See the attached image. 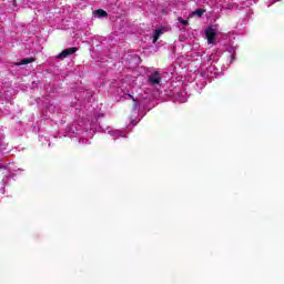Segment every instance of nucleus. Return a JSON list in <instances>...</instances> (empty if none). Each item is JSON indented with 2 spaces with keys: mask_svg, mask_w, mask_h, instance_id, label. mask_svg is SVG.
<instances>
[{
  "mask_svg": "<svg viewBox=\"0 0 284 284\" xmlns=\"http://www.w3.org/2000/svg\"><path fill=\"white\" fill-rule=\"evenodd\" d=\"M143 79V75H139L134 78L133 75H126L124 78H119L118 80L111 81V90L112 92L123 93L124 99H131L133 101L131 121L129 123V128H134L136 125V119L139 121L143 119L145 113L143 110L148 108V103L152 99V93H144L134 95V90L136 85H139V81Z\"/></svg>",
  "mask_w": 284,
  "mask_h": 284,
  "instance_id": "nucleus-1",
  "label": "nucleus"
},
{
  "mask_svg": "<svg viewBox=\"0 0 284 284\" xmlns=\"http://www.w3.org/2000/svg\"><path fill=\"white\" fill-rule=\"evenodd\" d=\"M130 126L128 129L119 130L113 129L112 126L103 128L99 125V118L97 115L92 116L91 119H80L69 125L67 128V136L70 139H78L79 143L85 144L90 143V139H92L93 134L97 132H104L109 133L113 141L116 139H126L128 132H130Z\"/></svg>",
  "mask_w": 284,
  "mask_h": 284,
  "instance_id": "nucleus-2",
  "label": "nucleus"
},
{
  "mask_svg": "<svg viewBox=\"0 0 284 284\" xmlns=\"http://www.w3.org/2000/svg\"><path fill=\"white\" fill-rule=\"evenodd\" d=\"M204 37L209 45H216V41L221 40L222 45H225V52H227V63L229 65L236 61V47L230 41L227 36H222L219 31V24L209 26L204 30Z\"/></svg>",
  "mask_w": 284,
  "mask_h": 284,
  "instance_id": "nucleus-3",
  "label": "nucleus"
},
{
  "mask_svg": "<svg viewBox=\"0 0 284 284\" xmlns=\"http://www.w3.org/2000/svg\"><path fill=\"white\" fill-rule=\"evenodd\" d=\"M252 3H256L255 0H242L240 4L234 3L232 0H216L215 10H245V8H250Z\"/></svg>",
  "mask_w": 284,
  "mask_h": 284,
  "instance_id": "nucleus-4",
  "label": "nucleus"
},
{
  "mask_svg": "<svg viewBox=\"0 0 284 284\" xmlns=\"http://www.w3.org/2000/svg\"><path fill=\"white\" fill-rule=\"evenodd\" d=\"M146 79L150 88H153V90H156L158 92L161 90V88H163V83L166 82L165 73L155 70L148 71Z\"/></svg>",
  "mask_w": 284,
  "mask_h": 284,
  "instance_id": "nucleus-5",
  "label": "nucleus"
},
{
  "mask_svg": "<svg viewBox=\"0 0 284 284\" xmlns=\"http://www.w3.org/2000/svg\"><path fill=\"white\" fill-rule=\"evenodd\" d=\"M216 1L217 0H207L204 2L203 8L202 9H196L193 12L194 17H203L204 12H209L212 13L214 12L215 14H219V12L223 11V9L219 8L216 9Z\"/></svg>",
  "mask_w": 284,
  "mask_h": 284,
  "instance_id": "nucleus-6",
  "label": "nucleus"
},
{
  "mask_svg": "<svg viewBox=\"0 0 284 284\" xmlns=\"http://www.w3.org/2000/svg\"><path fill=\"white\" fill-rule=\"evenodd\" d=\"M210 61H211V65L206 68L205 72L201 73L202 79H212L221 74V71H219V68H216V65L213 64L214 61H216V54L212 53L210 55Z\"/></svg>",
  "mask_w": 284,
  "mask_h": 284,
  "instance_id": "nucleus-7",
  "label": "nucleus"
},
{
  "mask_svg": "<svg viewBox=\"0 0 284 284\" xmlns=\"http://www.w3.org/2000/svg\"><path fill=\"white\" fill-rule=\"evenodd\" d=\"M54 8V1H49V2H42L38 7V14H43V17H49V19L52 17L51 10Z\"/></svg>",
  "mask_w": 284,
  "mask_h": 284,
  "instance_id": "nucleus-8",
  "label": "nucleus"
},
{
  "mask_svg": "<svg viewBox=\"0 0 284 284\" xmlns=\"http://www.w3.org/2000/svg\"><path fill=\"white\" fill-rule=\"evenodd\" d=\"M79 50L77 47L64 49L61 53L58 54L57 59H65L70 57V54H74Z\"/></svg>",
  "mask_w": 284,
  "mask_h": 284,
  "instance_id": "nucleus-9",
  "label": "nucleus"
},
{
  "mask_svg": "<svg viewBox=\"0 0 284 284\" xmlns=\"http://www.w3.org/2000/svg\"><path fill=\"white\" fill-rule=\"evenodd\" d=\"M93 17L95 19H108V12L103 9H98L93 11Z\"/></svg>",
  "mask_w": 284,
  "mask_h": 284,
  "instance_id": "nucleus-10",
  "label": "nucleus"
},
{
  "mask_svg": "<svg viewBox=\"0 0 284 284\" xmlns=\"http://www.w3.org/2000/svg\"><path fill=\"white\" fill-rule=\"evenodd\" d=\"M176 100L180 103H186L187 102V95H186L185 91L178 92L176 93Z\"/></svg>",
  "mask_w": 284,
  "mask_h": 284,
  "instance_id": "nucleus-11",
  "label": "nucleus"
},
{
  "mask_svg": "<svg viewBox=\"0 0 284 284\" xmlns=\"http://www.w3.org/2000/svg\"><path fill=\"white\" fill-rule=\"evenodd\" d=\"M164 30L163 29H155L153 32V39L152 42L156 43V41H159V38L161 37V34H163Z\"/></svg>",
  "mask_w": 284,
  "mask_h": 284,
  "instance_id": "nucleus-12",
  "label": "nucleus"
},
{
  "mask_svg": "<svg viewBox=\"0 0 284 284\" xmlns=\"http://www.w3.org/2000/svg\"><path fill=\"white\" fill-rule=\"evenodd\" d=\"M32 59L30 58H24L20 62H17L16 65H28V63H32Z\"/></svg>",
  "mask_w": 284,
  "mask_h": 284,
  "instance_id": "nucleus-13",
  "label": "nucleus"
},
{
  "mask_svg": "<svg viewBox=\"0 0 284 284\" xmlns=\"http://www.w3.org/2000/svg\"><path fill=\"white\" fill-rule=\"evenodd\" d=\"M30 0H13V6H17V3H22L23 6L28 4Z\"/></svg>",
  "mask_w": 284,
  "mask_h": 284,
  "instance_id": "nucleus-14",
  "label": "nucleus"
},
{
  "mask_svg": "<svg viewBox=\"0 0 284 284\" xmlns=\"http://www.w3.org/2000/svg\"><path fill=\"white\" fill-rule=\"evenodd\" d=\"M48 110L49 112H54V110H57V106H54V104H49Z\"/></svg>",
  "mask_w": 284,
  "mask_h": 284,
  "instance_id": "nucleus-15",
  "label": "nucleus"
},
{
  "mask_svg": "<svg viewBox=\"0 0 284 284\" xmlns=\"http://www.w3.org/2000/svg\"><path fill=\"white\" fill-rule=\"evenodd\" d=\"M180 23H182V26H185L187 23V20H183V18H179Z\"/></svg>",
  "mask_w": 284,
  "mask_h": 284,
  "instance_id": "nucleus-16",
  "label": "nucleus"
},
{
  "mask_svg": "<svg viewBox=\"0 0 284 284\" xmlns=\"http://www.w3.org/2000/svg\"><path fill=\"white\" fill-rule=\"evenodd\" d=\"M251 14H254V12L252 11V9H248L247 17H250Z\"/></svg>",
  "mask_w": 284,
  "mask_h": 284,
  "instance_id": "nucleus-17",
  "label": "nucleus"
},
{
  "mask_svg": "<svg viewBox=\"0 0 284 284\" xmlns=\"http://www.w3.org/2000/svg\"><path fill=\"white\" fill-rule=\"evenodd\" d=\"M0 192H2V194H6V189H4V187H1V189H0Z\"/></svg>",
  "mask_w": 284,
  "mask_h": 284,
  "instance_id": "nucleus-18",
  "label": "nucleus"
},
{
  "mask_svg": "<svg viewBox=\"0 0 284 284\" xmlns=\"http://www.w3.org/2000/svg\"><path fill=\"white\" fill-rule=\"evenodd\" d=\"M2 150L1 145H0V151Z\"/></svg>",
  "mask_w": 284,
  "mask_h": 284,
  "instance_id": "nucleus-19",
  "label": "nucleus"
}]
</instances>
